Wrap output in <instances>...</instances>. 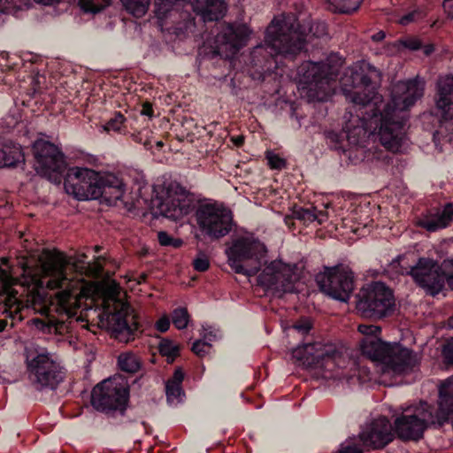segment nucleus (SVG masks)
<instances>
[{
    "label": "nucleus",
    "mask_w": 453,
    "mask_h": 453,
    "mask_svg": "<svg viewBox=\"0 0 453 453\" xmlns=\"http://www.w3.org/2000/svg\"><path fill=\"white\" fill-rule=\"evenodd\" d=\"M380 73L369 64H355L342 79V91L355 108L365 109V114L356 118L349 112L344 130L351 144H359L366 135L376 136L391 152H398L404 141L405 112L424 95V83L418 79L397 82L391 100L383 104L377 93Z\"/></svg>",
    "instance_id": "obj_1"
},
{
    "label": "nucleus",
    "mask_w": 453,
    "mask_h": 453,
    "mask_svg": "<svg viewBox=\"0 0 453 453\" xmlns=\"http://www.w3.org/2000/svg\"><path fill=\"white\" fill-rule=\"evenodd\" d=\"M85 255L74 261L60 251L44 252L41 258V278L39 286L49 289H61L56 295V311L71 318L81 306V298H95L99 294L103 298L104 311L99 314L101 322L111 330L115 338L128 342L138 329L134 311L121 301V288L115 280L102 284H89L72 275L69 270L80 271Z\"/></svg>",
    "instance_id": "obj_2"
},
{
    "label": "nucleus",
    "mask_w": 453,
    "mask_h": 453,
    "mask_svg": "<svg viewBox=\"0 0 453 453\" xmlns=\"http://www.w3.org/2000/svg\"><path fill=\"white\" fill-rule=\"evenodd\" d=\"M453 424V377L444 380L439 389V409L426 402L408 406L394 422L395 433L403 441H418L432 426H442L447 421Z\"/></svg>",
    "instance_id": "obj_3"
},
{
    "label": "nucleus",
    "mask_w": 453,
    "mask_h": 453,
    "mask_svg": "<svg viewBox=\"0 0 453 453\" xmlns=\"http://www.w3.org/2000/svg\"><path fill=\"white\" fill-rule=\"evenodd\" d=\"M292 356L303 365L314 369L324 379L349 381L361 371L347 349L331 342H316L293 349Z\"/></svg>",
    "instance_id": "obj_4"
},
{
    "label": "nucleus",
    "mask_w": 453,
    "mask_h": 453,
    "mask_svg": "<svg viewBox=\"0 0 453 453\" xmlns=\"http://www.w3.org/2000/svg\"><path fill=\"white\" fill-rule=\"evenodd\" d=\"M358 332L364 338L360 348L364 355L373 361L380 362L384 373L402 375L412 372L419 364L417 354L398 343L382 342L380 335L381 328L375 325H359Z\"/></svg>",
    "instance_id": "obj_5"
},
{
    "label": "nucleus",
    "mask_w": 453,
    "mask_h": 453,
    "mask_svg": "<svg viewBox=\"0 0 453 453\" xmlns=\"http://www.w3.org/2000/svg\"><path fill=\"white\" fill-rule=\"evenodd\" d=\"M64 185L66 193L79 200L102 197L110 205H115L126 191L124 182L116 175L78 166L68 170Z\"/></svg>",
    "instance_id": "obj_6"
},
{
    "label": "nucleus",
    "mask_w": 453,
    "mask_h": 453,
    "mask_svg": "<svg viewBox=\"0 0 453 453\" xmlns=\"http://www.w3.org/2000/svg\"><path fill=\"white\" fill-rule=\"evenodd\" d=\"M311 35L301 29L294 14H282L274 18L267 27L265 45L272 57L293 56L301 51Z\"/></svg>",
    "instance_id": "obj_7"
},
{
    "label": "nucleus",
    "mask_w": 453,
    "mask_h": 453,
    "mask_svg": "<svg viewBox=\"0 0 453 453\" xmlns=\"http://www.w3.org/2000/svg\"><path fill=\"white\" fill-rule=\"evenodd\" d=\"M343 61L338 54H330L323 62L305 61L297 69L299 85L309 96L325 101L330 96V81L338 75Z\"/></svg>",
    "instance_id": "obj_8"
},
{
    "label": "nucleus",
    "mask_w": 453,
    "mask_h": 453,
    "mask_svg": "<svg viewBox=\"0 0 453 453\" xmlns=\"http://www.w3.org/2000/svg\"><path fill=\"white\" fill-rule=\"evenodd\" d=\"M26 361L29 380L36 389H53L62 381L61 367L46 349L38 346L27 348Z\"/></svg>",
    "instance_id": "obj_9"
},
{
    "label": "nucleus",
    "mask_w": 453,
    "mask_h": 453,
    "mask_svg": "<svg viewBox=\"0 0 453 453\" xmlns=\"http://www.w3.org/2000/svg\"><path fill=\"white\" fill-rule=\"evenodd\" d=\"M266 252L265 245L251 237L236 239L226 250L228 264L236 273L255 275Z\"/></svg>",
    "instance_id": "obj_10"
},
{
    "label": "nucleus",
    "mask_w": 453,
    "mask_h": 453,
    "mask_svg": "<svg viewBox=\"0 0 453 453\" xmlns=\"http://www.w3.org/2000/svg\"><path fill=\"white\" fill-rule=\"evenodd\" d=\"M394 305L391 289L384 283L373 282L360 290L356 308L365 318L380 319L388 315Z\"/></svg>",
    "instance_id": "obj_11"
},
{
    "label": "nucleus",
    "mask_w": 453,
    "mask_h": 453,
    "mask_svg": "<svg viewBox=\"0 0 453 453\" xmlns=\"http://www.w3.org/2000/svg\"><path fill=\"white\" fill-rule=\"evenodd\" d=\"M196 220L203 234L218 240L232 230V211L219 203L201 204L196 211Z\"/></svg>",
    "instance_id": "obj_12"
},
{
    "label": "nucleus",
    "mask_w": 453,
    "mask_h": 453,
    "mask_svg": "<svg viewBox=\"0 0 453 453\" xmlns=\"http://www.w3.org/2000/svg\"><path fill=\"white\" fill-rule=\"evenodd\" d=\"M127 382L120 378H112L97 384L91 393L92 406L103 412L123 410L128 401Z\"/></svg>",
    "instance_id": "obj_13"
},
{
    "label": "nucleus",
    "mask_w": 453,
    "mask_h": 453,
    "mask_svg": "<svg viewBox=\"0 0 453 453\" xmlns=\"http://www.w3.org/2000/svg\"><path fill=\"white\" fill-rule=\"evenodd\" d=\"M190 205L188 192L176 182L170 183L165 192L153 200L155 212L173 220L186 216L189 212Z\"/></svg>",
    "instance_id": "obj_14"
},
{
    "label": "nucleus",
    "mask_w": 453,
    "mask_h": 453,
    "mask_svg": "<svg viewBox=\"0 0 453 453\" xmlns=\"http://www.w3.org/2000/svg\"><path fill=\"white\" fill-rule=\"evenodd\" d=\"M298 280L296 265L274 260L268 264L258 276V283L268 290L282 294L293 292Z\"/></svg>",
    "instance_id": "obj_15"
},
{
    "label": "nucleus",
    "mask_w": 453,
    "mask_h": 453,
    "mask_svg": "<svg viewBox=\"0 0 453 453\" xmlns=\"http://www.w3.org/2000/svg\"><path fill=\"white\" fill-rule=\"evenodd\" d=\"M322 292L330 297L347 302L354 289L353 273L348 267H334L317 276Z\"/></svg>",
    "instance_id": "obj_16"
},
{
    "label": "nucleus",
    "mask_w": 453,
    "mask_h": 453,
    "mask_svg": "<svg viewBox=\"0 0 453 453\" xmlns=\"http://www.w3.org/2000/svg\"><path fill=\"white\" fill-rule=\"evenodd\" d=\"M410 274L415 282L431 296L437 295L444 287L445 274L442 266L440 267L432 258L420 257L411 268Z\"/></svg>",
    "instance_id": "obj_17"
},
{
    "label": "nucleus",
    "mask_w": 453,
    "mask_h": 453,
    "mask_svg": "<svg viewBox=\"0 0 453 453\" xmlns=\"http://www.w3.org/2000/svg\"><path fill=\"white\" fill-rule=\"evenodd\" d=\"M36 159L35 170L38 173L47 176L51 173H58L65 166L63 153L53 143L38 140L34 143Z\"/></svg>",
    "instance_id": "obj_18"
},
{
    "label": "nucleus",
    "mask_w": 453,
    "mask_h": 453,
    "mask_svg": "<svg viewBox=\"0 0 453 453\" xmlns=\"http://www.w3.org/2000/svg\"><path fill=\"white\" fill-rule=\"evenodd\" d=\"M250 35L245 25H226L217 35L218 50L225 58H231L246 45Z\"/></svg>",
    "instance_id": "obj_19"
},
{
    "label": "nucleus",
    "mask_w": 453,
    "mask_h": 453,
    "mask_svg": "<svg viewBox=\"0 0 453 453\" xmlns=\"http://www.w3.org/2000/svg\"><path fill=\"white\" fill-rule=\"evenodd\" d=\"M393 437L391 424L385 417L374 419L360 434V439L364 445L372 449L385 447L393 440Z\"/></svg>",
    "instance_id": "obj_20"
},
{
    "label": "nucleus",
    "mask_w": 453,
    "mask_h": 453,
    "mask_svg": "<svg viewBox=\"0 0 453 453\" xmlns=\"http://www.w3.org/2000/svg\"><path fill=\"white\" fill-rule=\"evenodd\" d=\"M435 105L443 121L453 123V76L441 77L436 83Z\"/></svg>",
    "instance_id": "obj_21"
},
{
    "label": "nucleus",
    "mask_w": 453,
    "mask_h": 453,
    "mask_svg": "<svg viewBox=\"0 0 453 453\" xmlns=\"http://www.w3.org/2000/svg\"><path fill=\"white\" fill-rule=\"evenodd\" d=\"M194 12L206 21L222 19L227 10L225 0H188Z\"/></svg>",
    "instance_id": "obj_22"
},
{
    "label": "nucleus",
    "mask_w": 453,
    "mask_h": 453,
    "mask_svg": "<svg viewBox=\"0 0 453 453\" xmlns=\"http://www.w3.org/2000/svg\"><path fill=\"white\" fill-rule=\"evenodd\" d=\"M453 222V203H447L441 211L427 213L417 221V225L428 232L449 226Z\"/></svg>",
    "instance_id": "obj_23"
},
{
    "label": "nucleus",
    "mask_w": 453,
    "mask_h": 453,
    "mask_svg": "<svg viewBox=\"0 0 453 453\" xmlns=\"http://www.w3.org/2000/svg\"><path fill=\"white\" fill-rule=\"evenodd\" d=\"M291 218L300 220L303 224H310L314 221H318L319 224H322L327 219V213L325 211H317L315 207H294Z\"/></svg>",
    "instance_id": "obj_24"
},
{
    "label": "nucleus",
    "mask_w": 453,
    "mask_h": 453,
    "mask_svg": "<svg viewBox=\"0 0 453 453\" xmlns=\"http://www.w3.org/2000/svg\"><path fill=\"white\" fill-rule=\"evenodd\" d=\"M118 365L121 371L134 373L141 368V359L133 352H123L118 357Z\"/></svg>",
    "instance_id": "obj_25"
},
{
    "label": "nucleus",
    "mask_w": 453,
    "mask_h": 453,
    "mask_svg": "<svg viewBox=\"0 0 453 453\" xmlns=\"http://www.w3.org/2000/svg\"><path fill=\"white\" fill-rule=\"evenodd\" d=\"M364 0H328V9L334 12L350 14L357 11Z\"/></svg>",
    "instance_id": "obj_26"
},
{
    "label": "nucleus",
    "mask_w": 453,
    "mask_h": 453,
    "mask_svg": "<svg viewBox=\"0 0 453 453\" xmlns=\"http://www.w3.org/2000/svg\"><path fill=\"white\" fill-rule=\"evenodd\" d=\"M124 9L131 15L141 18L149 10L150 0H120Z\"/></svg>",
    "instance_id": "obj_27"
},
{
    "label": "nucleus",
    "mask_w": 453,
    "mask_h": 453,
    "mask_svg": "<svg viewBox=\"0 0 453 453\" xmlns=\"http://www.w3.org/2000/svg\"><path fill=\"white\" fill-rule=\"evenodd\" d=\"M79 7L87 13H98L111 4L112 0H76Z\"/></svg>",
    "instance_id": "obj_28"
},
{
    "label": "nucleus",
    "mask_w": 453,
    "mask_h": 453,
    "mask_svg": "<svg viewBox=\"0 0 453 453\" xmlns=\"http://www.w3.org/2000/svg\"><path fill=\"white\" fill-rule=\"evenodd\" d=\"M182 0H154L155 14L158 19H164L168 12L180 4Z\"/></svg>",
    "instance_id": "obj_29"
},
{
    "label": "nucleus",
    "mask_w": 453,
    "mask_h": 453,
    "mask_svg": "<svg viewBox=\"0 0 453 453\" xmlns=\"http://www.w3.org/2000/svg\"><path fill=\"white\" fill-rule=\"evenodd\" d=\"M158 350L162 356L166 357L169 363L173 362L179 355V347L168 339L161 340Z\"/></svg>",
    "instance_id": "obj_30"
},
{
    "label": "nucleus",
    "mask_w": 453,
    "mask_h": 453,
    "mask_svg": "<svg viewBox=\"0 0 453 453\" xmlns=\"http://www.w3.org/2000/svg\"><path fill=\"white\" fill-rule=\"evenodd\" d=\"M28 7L22 0H0V14H16L19 10Z\"/></svg>",
    "instance_id": "obj_31"
},
{
    "label": "nucleus",
    "mask_w": 453,
    "mask_h": 453,
    "mask_svg": "<svg viewBox=\"0 0 453 453\" xmlns=\"http://www.w3.org/2000/svg\"><path fill=\"white\" fill-rule=\"evenodd\" d=\"M172 321L177 329H184L189 321V314L186 308H177L172 313Z\"/></svg>",
    "instance_id": "obj_32"
},
{
    "label": "nucleus",
    "mask_w": 453,
    "mask_h": 453,
    "mask_svg": "<svg viewBox=\"0 0 453 453\" xmlns=\"http://www.w3.org/2000/svg\"><path fill=\"white\" fill-rule=\"evenodd\" d=\"M165 390L167 401L170 403H178L182 401L184 392L182 390L181 385L166 382Z\"/></svg>",
    "instance_id": "obj_33"
},
{
    "label": "nucleus",
    "mask_w": 453,
    "mask_h": 453,
    "mask_svg": "<svg viewBox=\"0 0 453 453\" xmlns=\"http://www.w3.org/2000/svg\"><path fill=\"white\" fill-rule=\"evenodd\" d=\"M5 157L4 159L13 161L10 166L16 165L19 162L23 160V155L19 147H10L5 145Z\"/></svg>",
    "instance_id": "obj_34"
},
{
    "label": "nucleus",
    "mask_w": 453,
    "mask_h": 453,
    "mask_svg": "<svg viewBox=\"0 0 453 453\" xmlns=\"http://www.w3.org/2000/svg\"><path fill=\"white\" fill-rule=\"evenodd\" d=\"M124 121L125 117L119 112L116 113L115 116L104 126V129L107 132H120Z\"/></svg>",
    "instance_id": "obj_35"
},
{
    "label": "nucleus",
    "mask_w": 453,
    "mask_h": 453,
    "mask_svg": "<svg viewBox=\"0 0 453 453\" xmlns=\"http://www.w3.org/2000/svg\"><path fill=\"white\" fill-rule=\"evenodd\" d=\"M157 239L162 246H173L174 248H179L183 243L180 239H173L165 231L157 233Z\"/></svg>",
    "instance_id": "obj_36"
},
{
    "label": "nucleus",
    "mask_w": 453,
    "mask_h": 453,
    "mask_svg": "<svg viewBox=\"0 0 453 453\" xmlns=\"http://www.w3.org/2000/svg\"><path fill=\"white\" fill-rule=\"evenodd\" d=\"M6 309L4 312L10 313L11 316L13 314L17 315L21 310V303L19 302L17 297L13 295H9L5 302Z\"/></svg>",
    "instance_id": "obj_37"
},
{
    "label": "nucleus",
    "mask_w": 453,
    "mask_h": 453,
    "mask_svg": "<svg viewBox=\"0 0 453 453\" xmlns=\"http://www.w3.org/2000/svg\"><path fill=\"white\" fill-rule=\"evenodd\" d=\"M265 157L268 161L269 166L272 169L280 170L286 166L285 159L272 151H267Z\"/></svg>",
    "instance_id": "obj_38"
},
{
    "label": "nucleus",
    "mask_w": 453,
    "mask_h": 453,
    "mask_svg": "<svg viewBox=\"0 0 453 453\" xmlns=\"http://www.w3.org/2000/svg\"><path fill=\"white\" fill-rule=\"evenodd\" d=\"M193 266L195 270L198 272H205L210 267V261L207 256L203 253H200L193 261Z\"/></svg>",
    "instance_id": "obj_39"
},
{
    "label": "nucleus",
    "mask_w": 453,
    "mask_h": 453,
    "mask_svg": "<svg viewBox=\"0 0 453 453\" xmlns=\"http://www.w3.org/2000/svg\"><path fill=\"white\" fill-rule=\"evenodd\" d=\"M441 266L444 271L445 280L453 290V258L444 260Z\"/></svg>",
    "instance_id": "obj_40"
},
{
    "label": "nucleus",
    "mask_w": 453,
    "mask_h": 453,
    "mask_svg": "<svg viewBox=\"0 0 453 453\" xmlns=\"http://www.w3.org/2000/svg\"><path fill=\"white\" fill-rule=\"evenodd\" d=\"M211 344L202 340H198L193 343L192 350L199 357H203L209 352Z\"/></svg>",
    "instance_id": "obj_41"
},
{
    "label": "nucleus",
    "mask_w": 453,
    "mask_h": 453,
    "mask_svg": "<svg viewBox=\"0 0 453 453\" xmlns=\"http://www.w3.org/2000/svg\"><path fill=\"white\" fill-rule=\"evenodd\" d=\"M310 34L315 37H322L327 34V27L324 22H316L310 27Z\"/></svg>",
    "instance_id": "obj_42"
},
{
    "label": "nucleus",
    "mask_w": 453,
    "mask_h": 453,
    "mask_svg": "<svg viewBox=\"0 0 453 453\" xmlns=\"http://www.w3.org/2000/svg\"><path fill=\"white\" fill-rule=\"evenodd\" d=\"M338 453H363L362 449L351 440L346 441L341 444Z\"/></svg>",
    "instance_id": "obj_43"
},
{
    "label": "nucleus",
    "mask_w": 453,
    "mask_h": 453,
    "mask_svg": "<svg viewBox=\"0 0 453 453\" xmlns=\"http://www.w3.org/2000/svg\"><path fill=\"white\" fill-rule=\"evenodd\" d=\"M397 46H403L404 48L410 49L411 50H418L421 47V43L417 38H407L404 40H400L396 42Z\"/></svg>",
    "instance_id": "obj_44"
},
{
    "label": "nucleus",
    "mask_w": 453,
    "mask_h": 453,
    "mask_svg": "<svg viewBox=\"0 0 453 453\" xmlns=\"http://www.w3.org/2000/svg\"><path fill=\"white\" fill-rule=\"evenodd\" d=\"M446 362L453 365V338L449 340L442 349Z\"/></svg>",
    "instance_id": "obj_45"
},
{
    "label": "nucleus",
    "mask_w": 453,
    "mask_h": 453,
    "mask_svg": "<svg viewBox=\"0 0 453 453\" xmlns=\"http://www.w3.org/2000/svg\"><path fill=\"white\" fill-rule=\"evenodd\" d=\"M293 328L296 330L298 333H301L302 334H307L310 329L311 328V322L307 319L301 320L299 322H296Z\"/></svg>",
    "instance_id": "obj_46"
},
{
    "label": "nucleus",
    "mask_w": 453,
    "mask_h": 453,
    "mask_svg": "<svg viewBox=\"0 0 453 453\" xmlns=\"http://www.w3.org/2000/svg\"><path fill=\"white\" fill-rule=\"evenodd\" d=\"M169 326L170 319L166 315L160 318L156 323L157 330L162 333L166 332L169 329Z\"/></svg>",
    "instance_id": "obj_47"
},
{
    "label": "nucleus",
    "mask_w": 453,
    "mask_h": 453,
    "mask_svg": "<svg viewBox=\"0 0 453 453\" xmlns=\"http://www.w3.org/2000/svg\"><path fill=\"white\" fill-rule=\"evenodd\" d=\"M184 379V373L181 369H176L173 378L167 381V383L181 385Z\"/></svg>",
    "instance_id": "obj_48"
},
{
    "label": "nucleus",
    "mask_w": 453,
    "mask_h": 453,
    "mask_svg": "<svg viewBox=\"0 0 453 453\" xmlns=\"http://www.w3.org/2000/svg\"><path fill=\"white\" fill-rule=\"evenodd\" d=\"M216 337H217V334L213 330H211V328L203 327V339L202 341L208 342H211V341L215 340Z\"/></svg>",
    "instance_id": "obj_49"
},
{
    "label": "nucleus",
    "mask_w": 453,
    "mask_h": 453,
    "mask_svg": "<svg viewBox=\"0 0 453 453\" xmlns=\"http://www.w3.org/2000/svg\"><path fill=\"white\" fill-rule=\"evenodd\" d=\"M5 146H3L2 148H0V168L2 167H10V165H12V163L13 161H10V160H6L4 159V157H5Z\"/></svg>",
    "instance_id": "obj_50"
},
{
    "label": "nucleus",
    "mask_w": 453,
    "mask_h": 453,
    "mask_svg": "<svg viewBox=\"0 0 453 453\" xmlns=\"http://www.w3.org/2000/svg\"><path fill=\"white\" fill-rule=\"evenodd\" d=\"M0 280L4 283V285L8 286L12 284V278L8 272L5 270H0Z\"/></svg>",
    "instance_id": "obj_51"
},
{
    "label": "nucleus",
    "mask_w": 453,
    "mask_h": 453,
    "mask_svg": "<svg viewBox=\"0 0 453 453\" xmlns=\"http://www.w3.org/2000/svg\"><path fill=\"white\" fill-rule=\"evenodd\" d=\"M443 8L448 16L453 18V0H445Z\"/></svg>",
    "instance_id": "obj_52"
},
{
    "label": "nucleus",
    "mask_w": 453,
    "mask_h": 453,
    "mask_svg": "<svg viewBox=\"0 0 453 453\" xmlns=\"http://www.w3.org/2000/svg\"><path fill=\"white\" fill-rule=\"evenodd\" d=\"M414 19H415V13L414 12L409 13V14L403 16L399 19V23L403 26H406L409 23L412 22L414 20Z\"/></svg>",
    "instance_id": "obj_53"
},
{
    "label": "nucleus",
    "mask_w": 453,
    "mask_h": 453,
    "mask_svg": "<svg viewBox=\"0 0 453 453\" xmlns=\"http://www.w3.org/2000/svg\"><path fill=\"white\" fill-rule=\"evenodd\" d=\"M385 32L380 30L372 36V40L374 42H380L385 38Z\"/></svg>",
    "instance_id": "obj_54"
},
{
    "label": "nucleus",
    "mask_w": 453,
    "mask_h": 453,
    "mask_svg": "<svg viewBox=\"0 0 453 453\" xmlns=\"http://www.w3.org/2000/svg\"><path fill=\"white\" fill-rule=\"evenodd\" d=\"M35 3L42 4L43 5H53L61 2L62 0H34Z\"/></svg>",
    "instance_id": "obj_55"
},
{
    "label": "nucleus",
    "mask_w": 453,
    "mask_h": 453,
    "mask_svg": "<svg viewBox=\"0 0 453 453\" xmlns=\"http://www.w3.org/2000/svg\"><path fill=\"white\" fill-rule=\"evenodd\" d=\"M243 137L241 135L232 138V141L236 146H241L243 143Z\"/></svg>",
    "instance_id": "obj_56"
},
{
    "label": "nucleus",
    "mask_w": 453,
    "mask_h": 453,
    "mask_svg": "<svg viewBox=\"0 0 453 453\" xmlns=\"http://www.w3.org/2000/svg\"><path fill=\"white\" fill-rule=\"evenodd\" d=\"M434 51V47L432 45H427L425 47L424 52L426 55H429Z\"/></svg>",
    "instance_id": "obj_57"
},
{
    "label": "nucleus",
    "mask_w": 453,
    "mask_h": 453,
    "mask_svg": "<svg viewBox=\"0 0 453 453\" xmlns=\"http://www.w3.org/2000/svg\"><path fill=\"white\" fill-rule=\"evenodd\" d=\"M7 326V322L4 319H0V332L4 331Z\"/></svg>",
    "instance_id": "obj_58"
},
{
    "label": "nucleus",
    "mask_w": 453,
    "mask_h": 453,
    "mask_svg": "<svg viewBox=\"0 0 453 453\" xmlns=\"http://www.w3.org/2000/svg\"><path fill=\"white\" fill-rule=\"evenodd\" d=\"M35 325L38 326V327H41L43 329V326H44V322L41 319H36L35 320Z\"/></svg>",
    "instance_id": "obj_59"
},
{
    "label": "nucleus",
    "mask_w": 453,
    "mask_h": 453,
    "mask_svg": "<svg viewBox=\"0 0 453 453\" xmlns=\"http://www.w3.org/2000/svg\"><path fill=\"white\" fill-rule=\"evenodd\" d=\"M260 50H262V46H257L254 51H253V55L256 56L257 54H258L260 52Z\"/></svg>",
    "instance_id": "obj_60"
},
{
    "label": "nucleus",
    "mask_w": 453,
    "mask_h": 453,
    "mask_svg": "<svg viewBox=\"0 0 453 453\" xmlns=\"http://www.w3.org/2000/svg\"><path fill=\"white\" fill-rule=\"evenodd\" d=\"M133 139L137 142H141V139L138 134H133Z\"/></svg>",
    "instance_id": "obj_61"
},
{
    "label": "nucleus",
    "mask_w": 453,
    "mask_h": 453,
    "mask_svg": "<svg viewBox=\"0 0 453 453\" xmlns=\"http://www.w3.org/2000/svg\"><path fill=\"white\" fill-rule=\"evenodd\" d=\"M448 324L449 327L453 328V316L449 318Z\"/></svg>",
    "instance_id": "obj_62"
},
{
    "label": "nucleus",
    "mask_w": 453,
    "mask_h": 453,
    "mask_svg": "<svg viewBox=\"0 0 453 453\" xmlns=\"http://www.w3.org/2000/svg\"><path fill=\"white\" fill-rule=\"evenodd\" d=\"M2 262H3V264L5 265V264H7L8 259L6 257H4V258H2Z\"/></svg>",
    "instance_id": "obj_63"
},
{
    "label": "nucleus",
    "mask_w": 453,
    "mask_h": 453,
    "mask_svg": "<svg viewBox=\"0 0 453 453\" xmlns=\"http://www.w3.org/2000/svg\"><path fill=\"white\" fill-rule=\"evenodd\" d=\"M288 219H289L288 217H286V218H285V222H286V224H288Z\"/></svg>",
    "instance_id": "obj_64"
}]
</instances>
